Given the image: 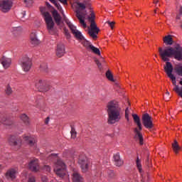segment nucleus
Listing matches in <instances>:
<instances>
[{
  "mask_svg": "<svg viewBox=\"0 0 182 182\" xmlns=\"http://www.w3.org/2000/svg\"><path fill=\"white\" fill-rule=\"evenodd\" d=\"M159 55L164 62H166L164 66V70L168 76L173 75V65L168 62L169 58L173 56L176 60H182V47L180 45H177L175 48L166 47L165 49L159 48Z\"/></svg>",
  "mask_w": 182,
  "mask_h": 182,
  "instance_id": "f257e3e1",
  "label": "nucleus"
},
{
  "mask_svg": "<svg viewBox=\"0 0 182 182\" xmlns=\"http://www.w3.org/2000/svg\"><path fill=\"white\" fill-rule=\"evenodd\" d=\"M107 112L108 114V124H114V123L120 122V119H122V116L120 115L122 108H120L117 102L111 101L108 102L107 105Z\"/></svg>",
  "mask_w": 182,
  "mask_h": 182,
  "instance_id": "f03ea898",
  "label": "nucleus"
},
{
  "mask_svg": "<svg viewBox=\"0 0 182 182\" xmlns=\"http://www.w3.org/2000/svg\"><path fill=\"white\" fill-rule=\"evenodd\" d=\"M40 11L46 22L48 33H50V35H55L56 33L55 22L53 21L52 15H50V13H49V9H48V8L46 7H41Z\"/></svg>",
  "mask_w": 182,
  "mask_h": 182,
  "instance_id": "7ed1b4c3",
  "label": "nucleus"
},
{
  "mask_svg": "<svg viewBox=\"0 0 182 182\" xmlns=\"http://www.w3.org/2000/svg\"><path fill=\"white\" fill-rule=\"evenodd\" d=\"M87 19L88 22H90V28L88 30V35L92 38V39H96V38H97V34L100 32V29L96 25V22H95L96 16L93 11L88 16Z\"/></svg>",
  "mask_w": 182,
  "mask_h": 182,
  "instance_id": "20e7f679",
  "label": "nucleus"
},
{
  "mask_svg": "<svg viewBox=\"0 0 182 182\" xmlns=\"http://www.w3.org/2000/svg\"><path fill=\"white\" fill-rule=\"evenodd\" d=\"M132 117L134 119V123H136L138 127V128H135L134 131L135 133V139L137 140V141H139L141 146H143V134H141V132H140L143 128L141 127V122H140V117H139L136 114H133Z\"/></svg>",
  "mask_w": 182,
  "mask_h": 182,
  "instance_id": "39448f33",
  "label": "nucleus"
},
{
  "mask_svg": "<svg viewBox=\"0 0 182 182\" xmlns=\"http://www.w3.org/2000/svg\"><path fill=\"white\" fill-rule=\"evenodd\" d=\"M54 171L59 177H63L66 174V166L62 160H57V163L55 164Z\"/></svg>",
  "mask_w": 182,
  "mask_h": 182,
  "instance_id": "423d86ee",
  "label": "nucleus"
},
{
  "mask_svg": "<svg viewBox=\"0 0 182 182\" xmlns=\"http://www.w3.org/2000/svg\"><path fill=\"white\" fill-rule=\"evenodd\" d=\"M64 21L68 25V26L70 28L72 33L74 35V36L76 38V39H78V41H83L85 37H83V35H82V33L79 31L77 29H76V26L73 25L70 23V21L68 19L67 17H64Z\"/></svg>",
  "mask_w": 182,
  "mask_h": 182,
  "instance_id": "0eeeda50",
  "label": "nucleus"
},
{
  "mask_svg": "<svg viewBox=\"0 0 182 182\" xmlns=\"http://www.w3.org/2000/svg\"><path fill=\"white\" fill-rule=\"evenodd\" d=\"M78 164L80 165L82 173H86L90 166V160L87 159L86 156L80 155L78 159Z\"/></svg>",
  "mask_w": 182,
  "mask_h": 182,
  "instance_id": "6e6552de",
  "label": "nucleus"
},
{
  "mask_svg": "<svg viewBox=\"0 0 182 182\" xmlns=\"http://www.w3.org/2000/svg\"><path fill=\"white\" fill-rule=\"evenodd\" d=\"M19 63L24 72H29L32 68V60L28 56L23 57Z\"/></svg>",
  "mask_w": 182,
  "mask_h": 182,
  "instance_id": "1a4fd4ad",
  "label": "nucleus"
},
{
  "mask_svg": "<svg viewBox=\"0 0 182 182\" xmlns=\"http://www.w3.org/2000/svg\"><path fill=\"white\" fill-rule=\"evenodd\" d=\"M14 1H12V0H1L0 11L4 12V14H6V12H9L11 9H12Z\"/></svg>",
  "mask_w": 182,
  "mask_h": 182,
  "instance_id": "9d476101",
  "label": "nucleus"
},
{
  "mask_svg": "<svg viewBox=\"0 0 182 182\" xmlns=\"http://www.w3.org/2000/svg\"><path fill=\"white\" fill-rule=\"evenodd\" d=\"M142 124H144L146 129H153L154 124H153V118L148 113L142 115Z\"/></svg>",
  "mask_w": 182,
  "mask_h": 182,
  "instance_id": "9b49d317",
  "label": "nucleus"
},
{
  "mask_svg": "<svg viewBox=\"0 0 182 182\" xmlns=\"http://www.w3.org/2000/svg\"><path fill=\"white\" fill-rule=\"evenodd\" d=\"M36 87L39 92H48L50 90V85L45 80H40L36 83Z\"/></svg>",
  "mask_w": 182,
  "mask_h": 182,
  "instance_id": "f8f14e48",
  "label": "nucleus"
},
{
  "mask_svg": "<svg viewBox=\"0 0 182 182\" xmlns=\"http://www.w3.org/2000/svg\"><path fill=\"white\" fill-rule=\"evenodd\" d=\"M9 141L11 146H18V147H20L22 139L18 136L11 135L9 138Z\"/></svg>",
  "mask_w": 182,
  "mask_h": 182,
  "instance_id": "ddd939ff",
  "label": "nucleus"
},
{
  "mask_svg": "<svg viewBox=\"0 0 182 182\" xmlns=\"http://www.w3.org/2000/svg\"><path fill=\"white\" fill-rule=\"evenodd\" d=\"M168 77H170L173 85L175 86L173 90L178 95V96H180V97L182 98V87H178V85H176L177 81H176V77L174 76V75H170Z\"/></svg>",
  "mask_w": 182,
  "mask_h": 182,
  "instance_id": "4468645a",
  "label": "nucleus"
},
{
  "mask_svg": "<svg viewBox=\"0 0 182 182\" xmlns=\"http://www.w3.org/2000/svg\"><path fill=\"white\" fill-rule=\"evenodd\" d=\"M113 162L114 166H117V167H122V166L124 164V161H123V159H122V158L120 157L119 153L114 154Z\"/></svg>",
  "mask_w": 182,
  "mask_h": 182,
  "instance_id": "2eb2a0df",
  "label": "nucleus"
},
{
  "mask_svg": "<svg viewBox=\"0 0 182 182\" xmlns=\"http://www.w3.org/2000/svg\"><path fill=\"white\" fill-rule=\"evenodd\" d=\"M28 168L31 171H39V160L36 159L31 160L28 164Z\"/></svg>",
  "mask_w": 182,
  "mask_h": 182,
  "instance_id": "dca6fc26",
  "label": "nucleus"
},
{
  "mask_svg": "<svg viewBox=\"0 0 182 182\" xmlns=\"http://www.w3.org/2000/svg\"><path fill=\"white\" fill-rule=\"evenodd\" d=\"M65 44L63 43H59L57 45V49H56V56L58 58H62L63 55H65Z\"/></svg>",
  "mask_w": 182,
  "mask_h": 182,
  "instance_id": "f3484780",
  "label": "nucleus"
},
{
  "mask_svg": "<svg viewBox=\"0 0 182 182\" xmlns=\"http://www.w3.org/2000/svg\"><path fill=\"white\" fill-rule=\"evenodd\" d=\"M75 14L77 19L80 21V23H81L84 28H86L87 25H86V23L85 22V14H82L79 10H76Z\"/></svg>",
  "mask_w": 182,
  "mask_h": 182,
  "instance_id": "a211bd4d",
  "label": "nucleus"
},
{
  "mask_svg": "<svg viewBox=\"0 0 182 182\" xmlns=\"http://www.w3.org/2000/svg\"><path fill=\"white\" fill-rule=\"evenodd\" d=\"M1 63L4 69H8V68H9L12 63V60L9 58L3 56L1 59Z\"/></svg>",
  "mask_w": 182,
  "mask_h": 182,
  "instance_id": "6ab92c4d",
  "label": "nucleus"
},
{
  "mask_svg": "<svg viewBox=\"0 0 182 182\" xmlns=\"http://www.w3.org/2000/svg\"><path fill=\"white\" fill-rule=\"evenodd\" d=\"M53 17L54 18V21L55 22V23L58 25V26H59V25H60V22L62 21V17L60 16V14H59V13H58V11L53 9V11H51Z\"/></svg>",
  "mask_w": 182,
  "mask_h": 182,
  "instance_id": "aec40b11",
  "label": "nucleus"
},
{
  "mask_svg": "<svg viewBox=\"0 0 182 182\" xmlns=\"http://www.w3.org/2000/svg\"><path fill=\"white\" fill-rule=\"evenodd\" d=\"M23 139L26 141H27L31 147H33V149L36 148V140H35L33 137L26 136H24Z\"/></svg>",
  "mask_w": 182,
  "mask_h": 182,
  "instance_id": "412c9836",
  "label": "nucleus"
},
{
  "mask_svg": "<svg viewBox=\"0 0 182 182\" xmlns=\"http://www.w3.org/2000/svg\"><path fill=\"white\" fill-rule=\"evenodd\" d=\"M6 178H10V180H15L16 178V171L15 169H10L6 173Z\"/></svg>",
  "mask_w": 182,
  "mask_h": 182,
  "instance_id": "4be33fe9",
  "label": "nucleus"
},
{
  "mask_svg": "<svg viewBox=\"0 0 182 182\" xmlns=\"http://www.w3.org/2000/svg\"><path fill=\"white\" fill-rule=\"evenodd\" d=\"M30 38H31V43L33 45V46H36L37 45H39L40 41H39V39H38V37H36V33H31Z\"/></svg>",
  "mask_w": 182,
  "mask_h": 182,
  "instance_id": "5701e85b",
  "label": "nucleus"
},
{
  "mask_svg": "<svg viewBox=\"0 0 182 182\" xmlns=\"http://www.w3.org/2000/svg\"><path fill=\"white\" fill-rule=\"evenodd\" d=\"M73 182H84L83 177L77 172L73 173Z\"/></svg>",
  "mask_w": 182,
  "mask_h": 182,
  "instance_id": "b1692460",
  "label": "nucleus"
},
{
  "mask_svg": "<svg viewBox=\"0 0 182 182\" xmlns=\"http://www.w3.org/2000/svg\"><path fill=\"white\" fill-rule=\"evenodd\" d=\"M1 122L5 124V126H12L14 124V121L8 119L5 115L1 117Z\"/></svg>",
  "mask_w": 182,
  "mask_h": 182,
  "instance_id": "393cba45",
  "label": "nucleus"
},
{
  "mask_svg": "<svg viewBox=\"0 0 182 182\" xmlns=\"http://www.w3.org/2000/svg\"><path fill=\"white\" fill-rule=\"evenodd\" d=\"M20 119L24 123L26 126H29L31 122L29 121V117L26 114H21L20 115Z\"/></svg>",
  "mask_w": 182,
  "mask_h": 182,
  "instance_id": "a878e982",
  "label": "nucleus"
},
{
  "mask_svg": "<svg viewBox=\"0 0 182 182\" xmlns=\"http://www.w3.org/2000/svg\"><path fill=\"white\" fill-rule=\"evenodd\" d=\"M50 1L53 4H54V5L56 6V8L58 9V11H60V12H61V14L63 16V21H65V18H66V16H65V14L63 13V10L62 9V6H60V4L58 2H56V1H55V0H50Z\"/></svg>",
  "mask_w": 182,
  "mask_h": 182,
  "instance_id": "bb28decb",
  "label": "nucleus"
},
{
  "mask_svg": "<svg viewBox=\"0 0 182 182\" xmlns=\"http://www.w3.org/2000/svg\"><path fill=\"white\" fill-rule=\"evenodd\" d=\"M81 43L83 45V46L87 49V50H89L91 48L92 43L89 42L87 40L83 38L81 40Z\"/></svg>",
  "mask_w": 182,
  "mask_h": 182,
  "instance_id": "cd10ccee",
  "label": "nucleus"
},
{
  "mask_svg": "<svg viewBox=\"0 0 182 182\" xmlns=\"http://www.w3.org/2000/svg\"><path fill=\"white\" fill-rule=\"evenodd\" d=\"M173 150L174 153L176 154H178V151H180V149H181L180 146H178V143L177 141H174V143L172 144Z\"/></svg>",
  "mask_w": 182,
  "mask_h": 182,
  "instance_id": "c85d7f7f",
  "label": "nucleus"
},
{
  "mask_svg": "<svg viewBox=\"0 0 182 182\" xmlns=\"http://www.w3.org/2000/svg\"><path fill=\"white\" fill-rule=\"evenodd\" d=\"M164 43L166 45H173V38H171V35L166 36L164 38Z\"/></svg>",
  "mask_w": 182,
  "mask_h": 182,
  "instance_id": "c756f323",
  "label": "nucleus"
},
{
  "mask_svg": "<svg viewBox=\"0 0 182 182\" xmlns=\"http://www.w3.org/2000/svg\"><path fill=\"white\" fill-rule=\"evenodd\" d=\"M88 51L92 52V53H95V55H99V56H100V50L95 47L93 45L90 48V50H88Z\"/></svg>",
  "mask_w": 182,
  "mask_h": 182,
  "instance_id": "7c9ffc66",
  "label": "nucleus"
},
{
  "mask_svg": "<svg viewBox=\"0 0 182 182\" xmlns=\"http://www.w3.org/2000/svg\"><path fill=\"white\" fill-rule=\"evenodd\" d=\"M40 69L41 72H44V73H49V68H48V64L43 63L40 65Z\"/></svg>",
  "mask_w": 182,
  "mask_h": 182,
  "instance_id": "2f4dec72",
  "label": "nucleus"
},
{
  "mask_svg": "<svg viewBox=\"0 0 182 182\" xmlns=\"http://www.w3.org/2000/svg\"><path fill=\"white\" fill-rule=\"evenodd\" d=\"M136 164L139 173L141 174L143 173V168H141V161L139 159V156L136 158Z\"/></svg>",
  "mask_w": 182,
  "mask_h": 182,
  "instance_id": "473e14b6",
  "label": "nucleus"
},
{
  "mask_svg": "<svg viewBox=\"0 0 182 182\" xmlns=\"http://www.w3.org/2000/svg\"><path fill=\"white\" fill-rule=\"evenodd\" d=\"M78 9L77 11H85L86 9V4L85 3L77 2Z\"/></svg>",
  "mask_w": 182,
  "mask_h": 182,
  "instance_id": "72a5a7b5",
  "label": "nucleus"
},
{
  "mask_svg": "<svg viewBox=\"0 0 182 182\" xmlns=\"http://www.w3.org/2000/svg\"><path fill=\"white\" fill-rule=\"evenodd\" d=\"M106 77L108 79V80H110L111 82H114V78H113V74H112V72H110V70L107 71Z\"/></svg>",
  "mask_w": 182,
  "mask_h": 182,
  "instance_id": "f704fd0d",
  "label": "nucleus"
},
{
  "mask_svg": "<svg viewBox=\"0 0 182 182\" xmlns=\"http://www.w3.org/2000/svg\"><path fill=\"white\" fill-rule=\"evenodd\" d=\"M21 31H22V28H21V26H16V27H13L11 29V31L14 33H19V32H21Z\"/></svg>",
  "mask_w": 182,
  "mask_h": 182,
  "instance_id": "c9c22d12",
  "label": "nucleus"
},
{
  "mask_svg": "<svg viewBox=\"0 0 182 182\" xmlns=\"http://www.w3.org/2000/svg\"><path fill=\"white\" fill-rule=\"evenodd\" d=\"M13 92L12 91V88L11 87V86L9 85H7L6 86V94L8 95V96H10V95Z\"/></svg>",
  "mask_w": 182,
  "mask_h": 182,
  "instance_id": "e433bc0d",
  "label": "nucleus"
},
{
  "mask_svg": "<svg viewBox=\"0 0 182 182\" xmlns=\"http://www.w3.org/2000/svg\"><path fill=\"white\" fill-rule=\"evenodd\" d=\"M107 176H108L109 178H114V172L113 171V170H108Z\"/></svg>",
  "mask_w": 182,
  "mask_h": 182,
  "instance_id": "4c0bfd02",
  "label": "nucleus"
},
{
  "mask_svg": "<svg viewBox=\"0 0 182 182\" xmlns=\"http://www.w3.org/2000/svg\"><path fill=\"white\" fill-rule=\"evenodd\" d=\"M23 1L26 6H32L33 4V0H23Z\"/></svg>",
  "mask_w": 182,
  "mask_h": 182,
  "instance_id": "58836bf2",
  "label": "nucleus"
},
{
  "mask_svg": "<svg viewBox=\"0 0 182 182\" xmlns=\"http://www.w3.org/2000/svg\"><path fill=\"white\" fill-rule=\"evenodd\" d=\"M95 62L98 69H100V70H102L103 67L102 66V63L100 62V60L95 59Z\"/></svg>",
  "mask_w": 182,
  "mask_h": 182,
  "instance_id": "ea45409f",
  "label": "nucleus"
},
{
  "mask_svg": "<svg viewBox=\"0 0 182 182\" xmlns=\"http://www.w3.org/2000/svg\"><path fill=\"white\" fill-rule=\"evenodd\" d=\"M70 133H71V138L76 139L77 133H76V130H75V128H73V127L71 128Z\"/></svg>",
  "mask_w": 182,
  "mask_h": 182,
  "instance_id": "a19ab883",
  "label": "nucleus"
},
{
  "mask_svg": "<svg viewBox=\"0 0 182 182\" xmlns=\"http://www.w3.org/2000/svg\"><path fill=\"white\" fill-rule=\"evenodd\" d=\"M64 33L67 39H70V33H69V30H68L66 28H64Z\"/></svg>",
  "mask_w": 182,
  "mask_h": 182,
  "instance_id": "79ce46f5",
  "label": "nucleus"
},
{
  "mask_svg": "<svg viewBox=\"0 0 182 182\" xmlns=\"http://www.w3.org/2000/svg\"><path fill=\"white\" fill-rule=\"evenodd\" d=\"M46 5L47 8L48 9H50V11H53V9H55L48 2H46Z\"/></svg>",
  "mask_w": 182,
  "mask_h": 182,
  "instance_id": "37998d69",
  "label": "nucleus"
},
{
  "mask_svg": "<svg viewBox=\"0 0 182 182\" xmlns=\"http://www.w3.org/2000/svg\"><path fill=\"white\" fill-rule=\"evenodd\" d=\"M28 182H36V179L35 178V176H30L28 178Z\"/></svg>",
  "mask_w": 182,
  "mask_h": 182,
  "instance_id": "c03bdc74",
  "label": "nucleus"
},
{
  "mask_svg": "<svg viewBox=\"0 0 182 182\" xmlns=\"http://www.w3.org/2000/svg\"><path fill=\"white\" fill-rule=\"evenodd\" d=\"M107 23H108L109 26L113 29V26H114V21H107Z\"/></svg>",
  "mask_w": 182,
  "mask_h": 182,
  "instance_id": "a18cd8bd",
  "label": "nucleus"
},
{
  "mask_svg": "<svg viewBox=\"0 0 182 182\" xmlns=\"http://www.w3.org/2000/svg\"><path fill=\"white\" fill-rule=\"evenodd\" d=\"M43 169L46 170V171H48V173H50V166H48V165H45L43 167Z\"/></svg>",
  "mask_w": 182,
  "mask_h": 182,
  "instance_id": "49530a36",
  "label": "nucleus"
},
{
  "mask_svg": "<svg viewBox=\"0 0 182 182\" xmlns=\"http://www.w3.org/2000/svg\"><path fill=\"white\" fill-rule=\"evenodd\" d=\"M125 118L129 121V108H127L125 110Z\"/></svg>",
  "mask_w": 182,
  "mask_h": 182,
  "instance_id": "de8ad7c7",
  "label": "nucleus"
},
{
  "mask_svg": "<svg viewBox=\"0 0 182 182\" xmlns=\"http://www.w3.org/2000/svg\"><path fill=\"white\" fill-rule=\"evenodd\" d=\"M50 120V117H48L45 120V124H49V122Z\"/></svg>",
  "mask_w": 182,
  "mask_h": 182,
  "instance_id": "09e8293b",
  "label": "nucleus"
},
{
  "mask_svg": "<svg viewBox=\"0 0 182 182\" xmlns=\"http://www.w3.org/2000/svg\"><path fill=\"white\" fill-rule=\"evenodd\" d=\"M63 5H68V0H59Z\"/></svg>",
  "mask_w": 182,
  "mask_h": 182,
  "instance_id": "8fccbe9b",
  "label": "nucleus"
},
{
  "mask_svg": "<svg viewBox=\"0 0 182 182\" xmlns=\"http://www.w3.org/2000/svg\"><path fill=\"white\" fill-rule=\"evenodd\" d=\"M179 15H182V6H179V9L178 10Z\"/></svg>",
  "mask_w": 182,
  "mask_h": 182,
  "instance_id": "3c124183",
  "label": "nucleus"
},
{
  "mask_svg": "<svg viewBox=\"0 0 182 182\" xmlns=\"http://www.w3.org/2000/svg\"><path fill=\"white\" fill-rule=\"evenodd\" d=\"M182 14H177L176 19H181Z\"/></svg>",
  "mask_w": 182,
  "mask_h": 182,
  "instance_id": "603ef678",
  "label": "nucleus"
},
{
  "mask_svg": "<svg viewBox=\"0 0 182 182\" xmlns=\"http://www.w3.org/2000/svg\"><path fill=\"white\" fill-rule=\"evenodd\" d=\"M52 157H56V154H51L50 159H52Z\"/></svg>",
  "mask_w": 182,
  "mask_h": 182,
  "instance_id": "864d4df0",
  "label": "nucleus"
},
{
  "mask_svg": "<svg viewBox=\"0 0 182 182\" xmlns=\"http://www.w3.org/2000/svg\"><path fill=\"white\" fill-rule=\"evenodd\" d=\"M154 4H159V0H157L156 1H154Z\"/></svg>",
  "mask_w": 182,
  "mask_h": 182,
  "instance_id": "5fc2aeb1",
  "label": "nucleus"
},
{
  "mask_svg": "<svg viewBox=\"0 0 182 182\" xmlns=\"http://www.w3.org/2000/svg\"><path fill=\"white\" fill-rule=\"evenodd\" d=\"M179 85H181V86H182V78H181V81L179 82Z\"/></svg>",
  "mask_w": 182,
  "mask_h": 182,
  "instance_id": "6e6d98bb",
  "label": "nucleus"
},
{
  "mask_svg": "<svg viewBox=\"0 0 182 182\" xmlns=\"http://www.w3.org/2000/svg\"><path fill=\"white\" fill-rule=\"evenodd\" d=\"M166 95H168V96L170 95V92H166Z\"/></svg>",
  "mask_w": 182,
  "mask_h": 182,
  "instance_id": "4d7b16f0",
  "label": "nucleus"
},
{
  "mask_svg": "<svg viewBox=\"0 0 182 182\" xmlns=\"http://www.w3.org/2000/svg\"><path fill=\"white\" fill-rule=\"evenodd\" d=\"M154 12H155V14H156L157 11H156V10H154Z\"/></svg>",
  "mask_w": 182,
  "mask_h": 182,
  "instance_id": "13d9d810",
  "label": "nucleus"
},
{
  "mask_svg": "<svg viewBox=\"0 0 182 182\" xmlns=\"http://www.w3.org/2000/svg\"><path fill=\"white\" fill-rule=\"evenodd\" d=\"M1 167H2V165H1V164H0V168H1Z\"/></svg>",
  "mask_w": 182,
  "mask_h": 182,
  "instance_id": "bf43d9fd",
  "label": "nucleus"
},
{
  "mask_svg": "<svg viewBox=\"0 0 182 182\" xmlns=\"http://www.w3.org/2000/svg\"><path fill=\"white\" fill-rule=\"evenodd\" d=\"M36 107H39V106H38V105H37Z\"/></svg>",
  "mask_w": 182,
  "mask_h": 182,
  "instance_id": "052dcab7",
  "label": "nucleus"
}]
</instances>
